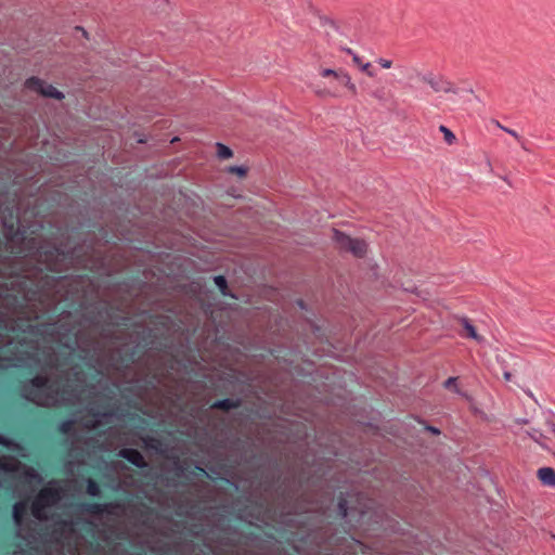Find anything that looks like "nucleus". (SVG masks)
<instances>
[{
  "mask_svg": "<svg viewBox=\"0 0 555 555\" xmlns=\"http://www.w3.org/2000/svg\"><path fill=\"white\" fill-rule=\"evenodd\" d=\"M320 76L322 78H331V86H326L324 82L319 81L310 85L311 90L315 95L320 98H337L340 95L335 82L345 87L352 96L358 94L357 86L352 82L350 75L339 68L337 70L324 68L320 70Z\"/></svg>",
  "mask_w": 555,
  "mask_h": 555,
  "instance_id": "nucleus-1",
  "label": "nucleus"
},
{
  "mask_svg": "<svg viewBox=\"0 0 555 555\" xmlns=\"http://www.w3.org/2000/svg\"><path fill=\"white\" fill-rule=\"evenodd\" d=\"M333 240L340 249L350 251L356 257H363L366 253L364 241L351 238L337 230H333Z\"/></svg>",
  "mask_w": 555,
  "mask_h": 555,
  "instance_id": "nucleus-2",
  "label": "nucleus"
},
{
  "mask_svg": "<svg viewBox=\"0 0 555 555\" xmlns=\"http://www.w3.org/2000/svg\"><path fill=\"white\" fill-rule=\"evenodd\" d=\"M420 79L429 85L435 92L457 93L459 89L442 76H436L433 73L421 75Z\"/></svg>",
  "mask_w": 555,
  "mask_h": 555,
  "instance_id": "nucleus-3",
  "label": "nucleus"
},
{
  "mask_svg": "<svg viewBox=\"0 0 555 555\" xmlns=\"http://www.w3.org/2000/svg\"><path fill=\"white\" fill-rule=\"evenodd\" d=\"M25 86L27 89L36 91L47 98H52L56 100H61L64 98L63 93L60 92L56 88H54L52 85H48L47 82L37 77H31L27 79Z\"/></svg>",
  "mask_w": 555,
  "mask_h": 555,
  "instance_id": "nucleus-4",
  "label": "nucleus"
},
{
  "mask_svg": "<svg viewBox=\"0 0 555 555\" xmlns=\"http://www.w3.org/2000/svg\"><path fill=\"white\" fill-rule=\"evenodd\" d=\"M118 455L138 468L147 467L144 456L137 449L124 448L119 450Z\"/></svg>",
  "mask_w": 555,
  "mask_h": 555,
  "instance_id": "nucleus-5",
  "label": "nucleus"
},
{
  "mask_svg": "<svg viewBox=\"0 0 555 555\" xmlns=\"http://www.w3.org/2000/svg\"><path fill=\"white\" fill-rule=\"evenodd\" d=\"M61 496L60 488L48 486L43 487L36 498L48 507L57 503Z\"/></svg>",
  "mask_w": 555,
  "mask_h": 555,
  "instance_id": "nucleus-6",
  "label": "nucleus"
},
{
  "mask_svg": "<svg viewBox=\"0 0 555 555\" xmlns=\"http://www.w3.org/2000/svg\"><path fill=\"white\" fill-rule=\"evenodd\" d=\"M242 404L241 399H221L216 400L211 403L210 409L212 410H221V411H230L232 409H237Z\"/></svg>",
  "mask_w": 555,
  "mask_h": 555,
  "instance_id": "nucleus-7",
  "label": "nucleus"
},
{
  "mask_svg": "<svg viewBox=\"0 0 555 555\" xmlns=\"http://www.w3.org/2000/svg\"><path fill=\"white\" fill-rule=\"evenodd\" d=\"M537 476L539 480L547 487L555 488V469L552 467H542L538 469Z\"/></svg>",
  "mask_w": 555,
  "mask_h": 555,
  "instance_id": "nucleus-8",
  "label": "nucleus"
},
{
  "mask_svg": "<svg viewBox=\"0 0 555 555\" xmlns=\"http://www.w3.org/2000/svg\"><path fill=\"white\" fill-rule=\"evenodd\" d=\"M81 509L90 515H102L109 513L107 504H101L96 502H85L80 505Z\"/></svg>",
  "mask_w": 555,
  "mask_h": 555,
  "instance_id": "nucleus-9",
  "label": "nucleus"
},
{
  "mask_svg": "<svg viewBox=\"0 0 555 555\" xmlns=\"http://www.w3.org/2000/svg\"><path fill=\"white\" fill-rule=\"evenodd\" d=\"M26 513H27V504H26V502L21 501V502H16V503L13 504L12 516H13V520H14V522L16 525H21L22 524Z\"/></svg>",
  "mask_w": 555,
  "mask_h": 555,
  "instance_id": "nucleus-10",
  "label": "nucleus"
},
{
  "mask_svg": "<svg viewBox=\"0 0 555 555\" xmlns=\"http://www.w3.org/2000/svg\"><path fill=\"white\" fill-rule=\"evenodd\" d=\"M461 324L465 331V333L463 334L464 336L475 339L477 341L481 340V337L478 335L475 326L469 322L468 319H462Z\"/></svg>",
  "mask_w": 555,
  "mask_h": 555,
  "instance_id": "nucleus-11",
  "label": "nucleus"
},
{
  "mask_svg": "<svg viewBox=\"0 0 555 555\" xmlns=\"http://www.w3.org/2000/svg\"><path fill=\"white\" fill-rule=\"evenodd\" d=\"M46 505L43 503H41V501H39L38 498H36L33 502H31V506H30V509H31V514L35 518L39 519V520H42L46 518V515H44V509H46Z\"/></svg>",
  "mask_w": 555,
  "mask_h": 555,
  "instance_id": "nucleus-12",
  "label": "nucleus"
},
{
  "mask_svg": "<svg viewBox=\"0 0 555 555\" xmlns=\"http://www.w3.org/2000/svg\"><path fill=\"white\" fill-rule=\"evenodd\" d=\"M369 95L379 103H384L388 99V92L384 86L370 90Z\"/></svg>",
  "mask_w": 555,
  "mask_h": 555,
  "instance_id": "nucleus-13",
  "label": "nucleus"
},
{
  "mask_svg": "<svg viewBox=\"0 0 555 555\" xmlns=\"http://www.w3.org/2000/svg\"><path fill=\"white\" fill-rule=\"evenodd\" d=\"M352 60L361 68V70L364 72L367 76H370V77L375 76L374 70H372L371 63H369V62L363 63L358 55H353Z\"/></svg>",
  "mask_w": 555,
  "mask_h": 555,
  "instance_id": "nucleus-14",
  "label": "nucleus"
},
{
  "mask_svg": "<svg viewBox=\"0 0 555 555\" xmlns=\"http://www.w3.org/2000/svg\"><path fill=\"white\" fill-rule=\"evenodd\" d=\"M30 384L35 388H51L49 385V378L46 376L37 375L34 378L30 379Z\"/></svg>",
  "mask_w": 555,
  "mask_h": 555,
  "instance_id": "nucleus-15",
  "label": "nucleus"
},
{
  "mask_svg": "<svg viewBox=\"0 0 555 555\" xmlns=\"http://www.w3.org/2000/svg\"><path fill=\"white\" fill-rule=\"evenodd\" d=\"M74 425L75 422L73 420H64L57 425L56 430L60 434L67 435L73 430Z\"/></svg>",
  "mask_w": 555,
  "mask_h": 555,
  "instance_id": "nucleus-16",
  "label": "nucleus"
},
{
  "mask_svg": "<svg viewBox=\"0 0 555 555\" xmlns=\"http://www.w3.org/2000/svg\"><path fill=\"white\" fill-rule=\"evenodd\" d=\"M87 493L91 496H99L101 494L100 485L94 479H91V478L88 479Z\"/></svg>",
  "mask_w": 555,
  "mask_h": 555,
  "instance_id": "nucleus-17",
  "label": "nucleus"
},
{
  "mask_svg": "<svg viewBox=\"0 0 555 555\" xmlns=\"http://www.w3.org/2000/svg\"><path fill=\"white\" fill-rule=\"evenodd\" d=\"M217 154H218L219 158L227 159L232 156V151L230 147H228L221 143H217Z\"/></svg>",
  "mask_w": 555,
  "mask_h": 555,
  "instance_id": "nucleus-18",
  "label": "nucleus"
},
{
  "mask_svg": "<svg viewBox=\"0 0 555 555\" xmlns=\"http://www.w3.org/2000/svg\"><path fill=\"white\" fill-rule=\"evenodd\" d=\"M347 500L344 499L341 495L339 496V501H338V514L341 518H345L348 516V505H347Z\"/></svg>",
  "mask_w": 555,
  "mask_h": 555,
  "instance_id": "nucleus-19",
  "label": "nucleus"
},
{
  "mask_svg": "<svg viewBox=\"0 0 555 555\" xmlns=\"http://www.w3.org/2000/svg\"><path fill=\"white\" fill-rule=\"evenodd\" d=\"M439 130L443 133L444 140L448 144L454 143L455 135L450 129H448L446 126H440Z\"/></svg>",
  "mask_w": 555,
  "mask_h": 555,
  "instance_id": "nucleus-20",
  "label": "nucleus"
},
{
  "mask_svg": "<svg viewBox=\"0 0 555 555\" xmlns=\"http://www.w3.org/2000/svg\"><path fill=\"white\" fill-rule=\"evenodd\" d=\"M228 172L236 175L241 178L245 177L247 173V168L244 166H230Z\"/></svg>",
  "mask_w": 555,
  "mask_h": 555,
  "instance_id": "nucleus-21",
  "label": "nucleus"
},
{
  "mask_svg": "<svg viewBox=\"0 0 555 555\" xmlns=\"http://www.w3.org/2000/svg\"><path fill=\"white\" fill-rule=\"evenodd\" d=\"M215 284L218 286V288L221 291L222 294L225 295V291L228 288L227 280L222 275H218L215 278Z\"/></svg>",
  "mask_w": 555,
  "mask_h": 555,
  "instance_id": "nucleus-22",
  "label": "nucleus"
},
{
  "mask_svg": "<svg viewBox=\"0 0 555 555\" xmlns=\"http://www.w3.org/2000/svg\"><path fill=\"white\" fill-rule=\"evenodd\" d=\"M495 125L496 127H499L500 129H502L503 131L507 132L508 134H511L512 137H514L517 141H519L521 139V137L513 129H509L505 126H503L502 124H500L499 121H495Z\"/></svg>",
  "mask_w": 555,
  "mask_h": 555,
  "instance_id": "nucleus-23",
  "label": "nucleus"
},
{
  "mask_svg": "<svg viewBox=\"0 0 555 555\" xmlns=\"http://www.w3.org/2000/svg\"><path fill=\"white\" fill-rule=\"evenodd\" d=\"M143 442L146 448H151L154 450H157V446L159 444V441L157 439L151 437L143 438Z\"/></svg>",
  "mask_w": 555,
  "mask_h": 555,
  "instance_id": "nucleus-24",
  "label": "nucleus"
},
{
  "mask_svg": "<svg viewBox=\"0 0 555 555\" xmlns=\"http://www.w3.org/2000/svg\"><path fill=\"white\" fill-rule=\"evenodd\" d=\"M376 62L385 69H388L392 66V62L387 59L379 57L376 60Z\"/></svg>",
  "mask_w": 555,
  "mask_h": 555,
  "instance_id": "nucleus-25",
  "label": "nucleus"
},
{
  "mask_svg": "<svg viewBox=\"0 0 555 555\" xmlns=\"http://www.w3.org/2000/svg\"><path fill=\"white\" fill-rule=\"evenodd\" d=\"M193 474L196 475V476H208L206 470L203 467L198 466V465H196L194 467Z\"/></svg>",
  "mask_w": 555,
  "mask_h": 555,
  "instance_id": "nucleus-26",
  "label": "nucleus"
},
{
  "mask_svg": "<svg viewBox=\"0 0 555 555\" xmlns=\"http://www.w3.org/2000/svg\"><path fill=\"white\" fill-rule=\"evenodd\" d=\"M456 383V378L455 377H449L446 382H444V387L446 388H451L453 385H455Z\"/></svg>",
  "mask_w": 555,
  "mask_h": 555,
  "instance_id": "nucleus-27",
  "label": "nucleus"
},
{
  "mask_svg": "<svg viewBox=\"0 0 555 555\" xmlns=\"http://www.w3.org/2000/svg\"><path fill=\"white\" fill-rule=\"evenodd\" d=\"M135 354H137L135 349H132L129 353L126 354V360L129 362H134Z\"/></svg>",
  "mask_w": 555,
  "mask_h": 555,
  "instance_id": "nucleus-28",
  "label": "nucleus"
},
{
  "mask_svg": "<svg viewBox=\"0 0 555 555\" xmlns=\"http://www.w3.org/2000/svg\"><path fill=\"white\" fill-rule=\"evenodd\" d=\"M89 414L92 415V416H99V415L108 416V415H112L111 412H108V413H100L99 411H95L94 409H90L89 410Z\"/></svg>",
  "mask_w": 555,
  "mask_h": 555,
  "instance_id": "nucleus-29",
  "label": "nucleus"
},
{
  "mask_svg": "<svg viewBox=\"0 0 555 555\" xmlns=\"http://www.w3.org/2000/svg\"><path fill=\"white\" fill-rule=\"evenodd\" d=\"M521 149L525 150V151H529V147H528V142L526 140H524L522 138L518 141Z\"/></svg>",
  "mask_w": 555,
  "mask_h": 555,
  "instance_id": "nucleus-30",
  "label": "nucleus"
},
{
  "mask_svg": "<svg viewBox=\"0 0 555 555\" xmlns=\"http://www.w3.org/2000/svg\"><path fill=\"white\" fill-rule=\"evenodd\" d=\"M85 426H86L87 428H95V427L98 426V422H95V421L89 422V421H88V422L85 424Z\"/></svg>",
  "mask_w": 555,
  "mask_h": 555,
  "instance_id": "nucleus-31",
  "label": "nucleus"
},
{
  "mask_svg": "<svg viewBox=\"0 0 555 555\" xmlns=\"http://www.w3.org/2000/svg\"><path fill=\"white\" fill-rule=\"evenodd\" d=\"M511 377H512V374H511L509 372H505V373H504V378H505V380H509V379H511Z\"/></svg>",
  "mask_w": 555,
  "mask_h": 555,
  "instance_id": "nucleus-32",
  "label": "nucleus"
},
{
  "mask_svg": "<svg viewBox=\"0 0 555 555\" xmlns=\"http://www.w3.org/2000/svg\"><path fill=\"white\" fill-rule=\"evenodd\" d=\"M427 429H428V430H430V431H431V433H434V434H438V433H439V430H438V429H436V428H434V427H430V426H429V427H427Z\"/></svg>",
  "mask_w": 555,
  "mask_h": 555,
  "instance_id": "nucleus-33",
  "label": "nucleus"
},
{
  "mask_svg": "<svg viewBox=\"0 0 555 555\" xmlns=\"http://www.w3.org/2000/svg\"><path fill=\"white\" fill-rule=\"evenodd\" d=\"M550 427H551V431H552V433L554 434V436H555V424H554V423H552V424L550 425Z\"/></svg>",
  "mask_w": 555,
  "mask_h": 555,
  "instance_id": "nucleus-34",
  "label": "nucleus"
},
{
  "mask_svg": "<svg viewBox=\"0 0 555 555\" xmlns=\"http://www.w3.org/2000/svg\"><path fill=\"white\" fill-rule=\"evenodd\" d=\"M359 513H360L361 517H363V516H364V514H365V511H364L363 508H361V509L359 511Z\"/></svg>",
  "mask_w": 555,
  "mask_h": 555,
  "instance_id": "nucleus-35",
  "label": "nucleus"
},
{
  "mask_svg": "<svg viewBox=\"0 0 555 555\" xmlns=\"http://www.w3.org/2000/svg\"><path fill=\"white\" fill-rule=\"evenodd\" d=\"M298 304H299L300 307H304V301L302 300H299Z\"/></svg>",
  "mask_w": 555,
  "mask_h": 555,
  "instance_id": "nucleus-36",
  "label": "nucleus"
}]
</instances>
